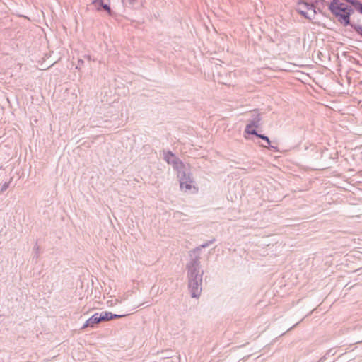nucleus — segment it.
<instances>
[{
    "label": "nucleus",
    "mask_w": 362,
    "mask_h": 362,
    "mask_svg": "<svg viewBox=\"0 0 362 362\" xmlns=\"http://www.w3.org/2000/svg\"><path fill=\"white\" fill-rule=\"evenodd\" d=\"M199 256H195L187 264L188 286L193 298H198L202 292L203 270L200 267Z\"/></svg>",
    "instance_id": "obj_1"
},
{
    "label": "nucleus",
    "mask_w": 362,
    "mask_h": 362,
    "mask_svg": "<svg viewBox=\"0 0 362 362\" xmlns=\"http://www.w3.org/2000/svg\"><path fill=\"white\" fill-rule=\"evenodd\" d=\"M177 177L180 180V187L185 192L196 193L198 189L193 185L194 180L191 173L187 170L185 165L177 170Z\"/></svg>",
    "instance_id": "obj_2"
},
{
    "label": "nucleus",
    "mask_w": 362,
    "mask_h": 362,
    "mask_svg": "<svg viewBox=\"0 0 362 362\" xmlns=\"http://www.w3.org/2000/svg\"><path fill=\"white\" fill-rule=\"evenodd\" d=\"M297 11L309 20L314 18L316 14L315 7L304 1L298 2Z\"/></svg>",
    "instance_id": "obj_3"
},
{
    "label": "nucleus",
    "mask_w": 362,
    "mask_h": 362,
    "mask_svg": "<svg viewBox=\"0 0 362 362\" xmlns=\"http://www.w3.org/2000/svg\"><path fill=\"white\" fill-rule=\"evenodd\" d=\"M329 8L335 16H338L339 12H345L350 9L347 5L341 3L339 0H332L329 5Z\"/></svg>",
    "instance_id": "obj_4"
},
{
    "label": "nucleus",
    "mask_w": 362,
    "mask_h": 362,
    "mask_svg": "<svg viewBox=\"0 0 362 362\" xmlns=\"http://www.w3.org/2000/svg\"><path fill=\"white\" fill-rule=\"evenodd\" d=\"M164 160L172 165L177 171L184 166L183 163L170 151L164 153Z\"/></svg>",
    "instance_id": "obj_5"
},
{
    "label": "nucleus",
    "mask_w": 362,
    "mask_h": 362,
    "mask_svg": "<svg viewBox=\"0 0 362 362\" xmlns=\"http://www.w3.org/2000/svg\"><path fill=\"white\" fill-rule=\"evenodd\" d=\"M352 12H353L352 9H349L348 11H346L345 12H342V13H341V12H339V14L338 16H337V17H339V21L341 23H343L344 25H353L350 23V16ZM351 27L354 28L353 26H351Z\"/></svg>",
    "instance_id": "obj_6"
},
{
    "label": "nucleus",
    "mask_w": 362,
    "mask_h": 362,
    "mask_svg": "<svg viewBox=\"0 0 362 362\" xmlns=\"http://www.w3.org/2000/svg\"><path fill=\"white\" fill-rule=\"evenodd\" d=\"M100 322V320L98 319V313H95L86 322L84 323V325L82 327V329H85L86 327H93L95 325Z\"/></svg>",
    "instance_id": "obj_7"
},
{
    "label": "nucleus",
    "mask_w": 362,
    "mask_h": 362,
    "mask_svg": "<svg viewBox=\"0 0 362 362\" xmlns=\"http://www.w3.org/2000/svg\"><path fill=\"white\" fill-rule=\"evenodd\" d=\"M214 242V239L211 240H209L202 245H201L199 247H197L195 249H194L193 250H192L190 252L191 254L192 253H194V254H199V252L201 251V249L202 248H206L207 247H209L210 245H211ZM197 256H199V255H197Z\"/></svg>",
    "instance_id": "obj_8"
},
{
    "label": "nucleus",
    "mask_w": 362,
    "mask_h": 362,
    "mask_svg": "<svg viewBox=\"0 0 362 362\" xmlns=\"http://www.w3.org/2000/svg\"><path fill=\"white\" fill-rule=\"evenodd\" d=\"M261 121V117L259 114H257L252 119H251L246 126H250L252 127H258L259 125V122Z\"/></svg>",
    "instance_id": "obj_9"
},
{
    "label": "nucleus",
    "mask_w": 362,
    "mask_h": 362,
    "mask_svg": "<svg viewBox=\"0 0 362 362\" xmlns=\"http://www.w3.org/2000/svg\"><path fill=\"white\" fill-rule=\"evenodd\" d=\"M254 127H250V126H246L245 127V132L248 134H252V135H255L256 136H257V135H259V134H258L257 132V131L253 129Z\"/></svg>",
    "instance_id": "obj_10"
},
{
    "label": "nucleus",
    "mask_w": 362,
    "mask_h": 362,
    "mask_svg": "<svg viewBox=\"0 0 362 362\" xmlns=\"http://www.w3.org/2000/svg\"><path fill=\"white\" fill-rule=\"evenodd\" d=\"M353 7L360 13L362 14V3H361L359 1H356L354 2Z\"/></svg>",
    "instance_id": "obj_11"
},
{
    "label": "nucleus",
    "mask_w": 362,
    "mask_h": 362,
    "mask_svg": "<svg viewBox=\"0 0 362 362\" xmlns=\"http://www.w3.org/2000/svg\"><path fill=\"white\" fill-rule=\"evenodd\" d=\"M98 319L100 320V322L108 320L107 319L106 312H102L100 313H98Z\"/></svg>",
    "instance_id": "obj_12"
},
{
    "label": "nucleus",
    "mask_w": 362,
    "mask_h": 362,
    "mask_svg": "<svg viewBox=\"0 0 362 362\" xmlns=\"http://www.w3.org/2000/svg\"><path fill=\"white\" fill-rule=\"evenodd\" d=\"M33 251L35 252L34 257L37 259L40 255V247L37 245V244H35V245L34 246Z\"/></svg>",
    "instance_id": "obj_13"
},
{
    "label": "nucleus",
    "mask_w": 362,
    "mask_h": 362,
    "mask_svg": "<svg viewBox=\"0 0 362 362\" xmlns=\"http://www.w3.org/2000/svg\"><path fill=\"white\" fill-rule=\"evenodd\" d=\"M257 137L262 139V140H264L268 145L270 144V140H269V137H267V136H265L264 134H259V135H257Z\"/></svg>",
    "instance_id": "obj_14"
},
{
    "label": "nucleus",
    "mask_w": 362,
    "mask_h": 362,
    "mask_svg": "<svg viewBox=\"0 0 362 362\" xmlns=\"http://www.w3.org/2000/svg\"><path fill=\"white\" fill-rule=\"evenodd\" d=\"M354 29L362 36V26L361 25H352Z\"/></svg>",
    "instance_id": "obj_15"
},
{
    "label": "nucleus",
    "mask_w": 362,
    "mask_h": 362,
    "mask_svg": "<svg viewBox=\"0 0 362 362\" xmlns=\"http://www.w3.org/2000/svg\"><path fill=\"white\" fill-rule=\"evenodd\" d=\"M122 1L124 5L129 4V5L133 6L136 2V0H122Z\"/></svg>",
    "instance_id": "obj_16"
},
{
    "label": "nucleus",
    "mask_w": 362,
    "mask_h": 362,
    "mask_svg": "<svg viewBox=\"0 0 362 362\" xmlns=\"http://www.w3.org/2000/svg\"><path fill=\"white\" fill-rule=\"evenodd\" d=\"M10 182H5L1 187V192H5L9 187Z\"/></svg>",
    "instance_id": "obj_17"
},
{
    "label": "nucleus",
    "mask_w": 362,
    "mask_h": 362,
    "mask_svg": "<svg viewBox=\"0 0 362 362\" xmlns=\"http://www.w3.org/2000/svg\"><path fill=\"white\" fill-rule=\"evenodd\" d=\"M102 8L105 11H107L110 15L111 14L112 11H111L110 7L108 4H105L103 5Z\"/></svg>",
    "instance_id": "obj_18"
},
{
    "label": "nucleus",
    "mask_w": 362,
    "mask_h": 362,
    "mask_svg": "<svg viewBox=\"0 0 362 362\" xmlns=\"http://www.w3.org/2000/svg\"><path fill=\"white\" fill-rule=\"evenodd\" d=\"M106 314H107V319L108 320H112V313H110V312H106Z\"/></svg>",
    "instance_id": "obj_19"
},
{
    "label": "nucleus",
    "mask_w": 362,
    "mask_h": 362,
    "mask_svg": "<svg viewBox=\"0 0 362 362\" xmlns=\"http://www.w3.org/2000/svg\"><path fill=\"white\" fill-rule=\"evenodd\" d=\"M183 214L182 212H180V211H176L175 214H174V217H176V218H180L181 216H182Z\"/></svg>",
    "instance_id": "obj_20"
},
{
    "label": "nucleus",
    "mask_w": 362,
    "mask_h": 362,
    "mask_svg": "<svg viewBox=\"0 0 362 362\" xmlns=\"http://www.w3.org/2000/svg\"><path fill=\"white\" fill-rule=\"evenodd\" d=\"M126 315H117V314H112V319L115 318H120L122 317L125 316Z\"/></svg>",
    "instance_id": "obj_21"
},
{
    "label": "nucleus",
    "mask_w": 362,
    "mask_h": 362,
    "mask_svg": "<svg viewBox=\"0 0 362 362\" xmlns=\"http://www.w3.org/2000/svg\"><path fill=\"white\" fill-rule=\"evenodd\" d=\"M346 2L349 3L351 5L354 6V2L356 1L357 0H345Z\"/></svg>",
    "instance_id": "obj_22"
},
{
    "label": "nucleus",
    "mask_w": 362,
    "mask_h": 362,
    "mask_svg": "<svg viewBox=\"0 0 362 362\" xmlns=\"http://www.w3.org/2000/svg\"><path fill=\"white\" fill-rule=\"evenodd\" d=\"M97 4H98L101 7L103 6V5L105 4L103 0H99V1Z\"/></svg>",
    "instance_id": "obj_23"
},
{
    "label": "nucleus",
    "mask_w": 362,
    "mask_h": 362,
    "mask_svg": "<svg viewBox=\"0 0 362 362\" xmlns=\"http://www.w3.org/2000/svg\"><path fill=\"white\" fill-rule=\"evenodd\" d=\"M98 1H99V0H93V1H92V4H96Z\"/></svg>",
    "instance_id": "obj_24"
},
{
    "label": "nucleus",
    "mask_w": 362,
    "mask_h": 362,
    "mask_svg": "<svg viewBox=\"0 0 362 362\" xmlns=\"http://www.w3.org/2000/svg\"><path fill=\"white\" fill-rule=\"evenodd\" d=\"M81 64V60L78 61V64Z\"/></svg>",
    "instance_id": "obj_25"
}]
</instances>
